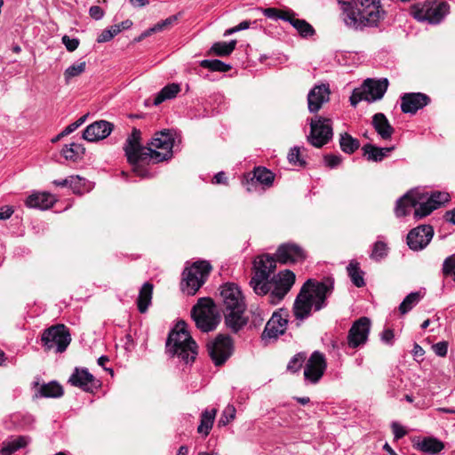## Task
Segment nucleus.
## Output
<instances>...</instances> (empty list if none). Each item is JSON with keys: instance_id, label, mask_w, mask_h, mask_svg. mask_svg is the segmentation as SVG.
<instances>
[{"instance_id": "f257e3e1", "label": "nucleus", "mask_w": 455, "mask_h": 455, "mask_svg": "<svg viewBox=\"0 0 455 455\" xmlns=\"http://www.w3.org/2000/svg\"><path fill=\"white\" fill-rule=\"evenodd\" d=\"M141 132L133 128L126 139L124 150L128 163L132 166L133 172L141 178H149L151 174L146 165L168 160L172 156L174 135L171 130H164L155 133L151 140V147H144L140 143Z\"/></svg>"}, {"instance_id": "f03ea898", "label": "nucleus", "mask_w": 455, "mask_h": 455, "mask_svg": "<svg viewBox=\"0 0 455 455\" xmlns=\"http://www.w3.org/2000/svg\"><path fill=\"white\" fill-rule=\"evenodd\" d=\"M276 260L269 254L257 256L253 260V275L250 281L253 291L259 296L268 294V301L273 305L283 300L295 283V274L288 269L269 279L275 270Z\"/></svg>"}, {"instance_id": "7ed1b4c3", "label": "nucleus", "mask_w": 455, "mask_h": 455, "mask_svg": "<svg viewBox=\"0 0 455 455\" xmlns=\"http://www.w3.org/2000/svg\"><path fill=\"white\" fill-rule=\"evenodd\" d=\"M342 20L354 31L377 28L385 18L379 0H340Z\"/></svg>"}, {"instance_id": "20e7f679", "label": "nucleus", "mask_w": 455, "mask_h": 455, "mask_svg": "<svg viewBox=\"0 0 455 455\" xmlns=\"http://www.w3.org/2000/svg\"><path fill=\"white\" fill-rule=\"evenodd\" d=\"M220 295L226 325L233 332H238L247 323L244 316L246 305L242 291L236 284L228 283L220 287Z\"/></svg>"}, {"instance_id": "39448f33", "label": "nucleus", "mask_w": 455, "mask_h": 455, "mask_svg": "<svg viewBox=\"0 0 455 455\" xmlns=\"http://www.w3.org/2000/svg\"><path fill=\"white\" fill-rule=\"evenodd\" d=\"M197 345L187 330V323L183 321L176 324L166 340V352L172 357L178 358L180 363L186 365L192 363L197 354Z\"/></svg>"}, {"instance_id": "423d86ee", "label": "nucleus", "mask_w": 455, "mask_h": 455, "mask_svg": "<svg viewBox=\"0 0 455 455\" xmlns=\"http://www.w3.org/2000/svg\"><path fill=\"white\" fill-rule=\"evenodd\" d=\"M414 208V217L422 219L436 210V204L427 197V193L412 189L396 200L395 212L396 217L401 218L410 214Z\"/></svg>"}, {"instance_id": "0eeeda50", "label": "nucleus", "mask_w": 455, "mask_h": 455, "mask_svg": "<svg viewBox=\"0 0 455 455\" xmlns=\"http://www.w3.org/2000/svg\"><path fill=\"white\" fill-rule=\"evenodd\" d=\"M449 12V4L444 1L426 0L412 4L410 14L418 21L438 24Z\"/></svg>"}, {"instance_id": "6e6552de", "label": "nucleus", "mask_w": 455, "mask_h": 455, "mask_svg": "<svg viewBox=\"0 0 455 455\" xmlns=\"http://www.w3.org/2000/svg\"><path fill=\"white\" fill-rule=\"evenodd\" d=\"M191 316L196 327L204 332L213 331L220 323V315L211 298L198 299L191 310Z\"/></svg>"}, {"instance_id": "1a4fd4ad", "label": "nucleus", "mask_w": 455, "mask_h": 455, "mask_svg": "<svg viewBox=\"0 0 455 455\" xmlns=\"http://www.w3.org/2000/svg\"><path fill=\"white\" fill-rule=\"evenodd\" d=\"M212 270L211 264L206 260H199L186 267L182 273L180 287L188 295H195L206 282Z\"/></svg>"}, {"instance_id": "9d476101", "label": "nucleus", "mask_w": 455, "mask_h": 455, "mask_svg": "<svg viewBox=\"0 0 455 455\" xmlns=\"http://www.w3.org/2000/svg\"><path fill=\"white\" fill-rule=\"evenodd\" d=\"M333 136L332 121L322 116H315L310 121V132L307 141L315 148H320L326 145Z\"/></svg>"}, {"instance_id": "9b49d317", "label": "nucleus", "mask_w": 455, "mask_h": 455, "mask_svg": "<svg viewBox=\"0 0 455 455\" xmlns=\"http://www.w3.org/2000/svg\"><path fill=\"white\" fill-rule=\"evenodd\" d=\"M45 350L54 349L57 353L64 352L71 341L70 333L63 324L53 325L46 329L41 337Z\"/></svg>"}, {"instance_id": "f8f14e48", "label": "nucleus", "mask_w": 455, "mask_h": 455, "mask_svg": "<svg viewBox=\"0 0 455 455\" xmlns=\"http://www.w3.org/2000/svg\"><path fill=\"white\" fill-rule=\"evenodd\" d=\"M302 287H306V291L313 294L315 310L319 311L326 307V299L334 288V279L331 276L325 277L321 282L308 279Z\"/></svg>"}, {"instance_id": "ddd939ff", "label": "nucleus", "mask_w": 455, "mask_h": 455, "mask_svg": "<svg viewBox=\"0 0 455 455\" xmlns=\"http://www.w3.org/2000/svg\"><path fill=\"white\" fill-rule=\"evenodd\" d=\"M371 330V320L363 316L355 320L350 327L347 342H341L342 347H349L352 349L358 348L366 344L368 341Z\"/></svg>"}, {"instance_id": "4468645a", "label": "nucleus", "mask_w": 455, "mask_h": 455, "mask_svg": "<svg viewBox=\"0 0 455 455\" xmlns=\"http://www.w3.org/2000/svg\"><path fill=\"white\" fill-rule=\"evenodd\" d=\"M207 351L213 363L220 366L233 353L232 339L228 336L218 335L213 340L208 342Z\"/></svg>"}, {"instance_id": "2eb2a0df", "label": "nucleus", "mask_w": 455, "mask_h": 455, "mask_svg": "<svg viewBox=\"0 0 455 455\" xmlns=\"http://www.w3.org/2000/svg\"><path fill=\"white\" fill-rule=\"evenodd\" d=\"M288 317L287 309L280 308L274 312L261 334L262 340L276 339L280 335H283L287 328Z\"/></svg>"}, {"instance_id": "dca6fc26", "label": "nucleus", "mask_w": 455, "mask_h": 455, "mask_svg": "<svg viewBox=\"0 0 455 455\" xmlns=\"http://www.w3.org/2000/svg\"><path fill=\"white\" fill-rule=\"evenodd\" d=\"M68 383L90 394H95L101 387V381L89 372L88 369L79 367L74 369Z\"/></svg>"}, {"instance_id": "f3484780", "label": "nucleus", "mask_w": 455, "mask_h": 455, "mask_svg": "<svg viewBox=\"0 0 455 455\" xmlns=\"http://www.w3.org/2000/svg\"><path fill=\"white\" fill-rule=\"evenodd\" d=\"M326 369V362L324 355L315 351L306 363L304 367V378L307 382L315 384L323 377Z\"/></svg>"}, {"instance_id": "a211bd4d", "label": "nucleus", "mask_w": 455, "mask_h": 455, "mask_svg": "<svg viewBox=\"0 0 455 455\" xmlns=\"http://www.w3.org/2000/svg\"><path fill=\"white\" fill-rule=\"evenodd\" d=\"M434 229L430 225H420L407 235V244L413 251H421L430 243Z\"/></svg>"}, {"instance_id": "6ab92c4d", "label": "nucleus", "mask_w": 455, "mask_h": 455, "mask_svg": "<svg viewBox=\"0 0 455 455\" xmlns=\"http://www.w3.org/2000/svg\"><path fill=\"white\" fill-rule=\"evenodd\" d=\"M275 256L282 264H294L305 260L307 253L299 245L286 243L278 247Z\"/></svg>"}, {"instance_id": "aec40b11", "label": "nucleus", "mask_w": 455, "mask_h": 455, "mask_svg": "<svg viewBox=\"0 0 455 455\" xmlns=\"http://www.w3.org/2000/svg\"><path fill=\"white\" fill-rule=\"evenodd\" d=\"M328 84H315L307 93V108L310 113H317L323 105L330 100Z\"/></svg>"}, {"instance_id": "412c9836", "label": "nucleus", "mask_w": 455, "mask_h": 455, "mask_svg": "<svg viewBox=\"0 0 455 455\" xmlns=\"http://www.w3.org/2000/svg\"><path fill=\"white\" fill-rule=\"evenodd\" d=\"M430 102V98L421 92H408L401 96V110L405 114H415Z\"/></svg>"}, {"instance_id": "4be33fe9", "label": "nucleus", "mask_w": 455, "mask_h": 455, "mask_svg": "<svg viewBox=\"0 0 455 455\" xmlns=\"http://www.w3.org/2000/svg\"><path fill=\"white\" fill-rule=\"evenodd\" d=\"M315 307V301L313 294L306 291V287H301L293 304V314L298 320H304L307 318L311 310Z\"/></svg>"}, {"instance_id": "5701e85b", "label": "nucleus", "mask_w": 455, "mask_h": 455, "mask_svg": "<svg viewBox=\"0 0 455 455\" xmlns=\"http://www.w3.org/2000/svg\"><path fill=\"white\" fill-rule=\"evenodd\" d=\"M113 130V124L108 121H96L88 125L83 132V138L90 142L107 138Z\"/></svg>"}, {"instance_id": "b1692460", "label": "nucleus", "mask_w": 455, "mask_h": 455, "mask_svg": "<svg viewBox=\"0 0 455 455\" xmlns=\"http://www.w3.org/2000/svg\"><path fill=\"white\" fill-rule=\"evenodd\" d=\"M363 85L368 97V102H373L383 98L388 87V80L387 78L379 80L367 78Z\"/></svg>"}, {"instance_id": "393cba45", "label": "nucleus", "mask_w": 455, "mask_h": 455, "mask_svg": "<svg viewBox=\"0 0 455 455\" xmlns=\"http://www.w3.org/2000/svg\"><path fill=\"white\" fill-rule=\"evenodd\" d=\"M39 380L40 379L36 378L32 382V387L37 388L35 393L36 397L59 398L63 395V387L59 382L52 380L48 383L40 384Z\"/></svg>"}, {"instance_id": "a878e982", "label": "nucleus", "mask_w": 455, "mask_h": 455, "mask_svg": "<svg viewBox=\"0 0 455 455\" xmlns=\"http://www.w3.org/2000/svg\"><path fill=\"white\" fill-rule=\"evenodd\" d=\"M57 199L47 192H34L28 196L25 204L28 208L48 210L53 206Z\"/></svg>"}, {"instance_id": "bb28decb", "label": "nucleus", "mask_w": 455, "mask_h": 455, "mask_svg": "<svg viewBox=\"0 0 455 455\" xmlns=\"http://www.w3.org/2000/svg\"><path fill=\"white\" fill-rule=\"evenodd\" d=\"M371 124L382 140H387L392 138L395 129L383 113H376L373 115Z\"/></svg>"}, {"instance_id": "cd10ccee", "label": "nucleus", "mask_w": 455, "mask_h": 455, "mask_svg": "<svg viewBox=\"0 0 455 455\" xmlns=\"http://www.w3.org/2000/svg\"><path fill=\"white\" fill-rule=\"evenodd\" d=\"M414 448L425 454L435 455L443 450L444 444L435 437H424L413 444Z\"/></svg>"}, {"instance_id": "c85d7f7f", "label": "nucleus", "mask_w": 455, "mask_h": 455, "mask_svg": "<svg viewBox=\"0 0 455 455\" xmlns=\"http://www.w3.org/2000/svg\"><path fill=\"white\" fill-rule=\"evenodd\" d=\"M394 149L395 146L379 148L371 143L365 144L362 148L363 156L368 161L371 162H381L384 158L388 156L389 153H391Z\"/></svg>"}, {"instance_id": "c756f323", "label": "nucleus", "mask_w": 455, "mask_h": 455, "mask_svg": "<svg viewBox=\"0 0 455 455\" xmlns=\"http://www.w3.org/2000/svg\"><path fill=\"white\" fill-rule=\"evenodd\" d=\"M275 180V174L266 167H255L253 170V175L251 179V182L247 181V190L250 192L251 188L250 185H253L255 182L259 183L267 188H270L273 185Z\"/></svg>"}, {"instance_id": "7c9ffc66", "label": "nucleus", "mask_w": 455, "mask_h": 455, "mask_svg": "<svg viewBox=\"0 0 455 455\" xmlns=\"http://www.w3.org/2000/svg\"><path fill=\"white\" fill-rule=\"evenodd\" d=\"M297 13L291 10L289 14V20H286L299 34L303 38L313 36L315 34V30L311 24L305 20L296 18Z\"/></svg>"}, {"instance_id": "2f4dec72", "label": "nucleus", "mask_w": 455, "mask_h": 455, "mask_svg": "<svg viewBox=\"0 0 455 455\" xmlns=\"http://www.w3.org/2000/svg\"><path fill=\"white\" fill-rule=\"evenodd\" d=\"M217 410L206 409L201 414L200 424L197 427L198 434L207 436L212 428Z\"/></svg>"}, {"instance_id": "473e14b6", "label": "nucleus", "mask_w": 455, "mask_h": 455, "mask_svg": "<svg viewBox=\"0 0 455 455\" xmlns=\"http://www.w3.org/2000/svg\"><path fill=\"white\" fill-rule=\"evenodd\" d=\"M153 293V284L147 282L140 290V293L137 299L138 309L140 313H145L149 305L151 304Z\"/></svg>"}, {"instance_id": "72a5a7b5", "label": "nucleus", "mask_w": 455, "mask_h": 455, "mask_svg": "<svg viewBox=\"0 0 455 455\" xmlns=\"http://www.w3.org/2000/svg\"><path fill=\"white\" fill-rule=\"evenodd\" d=\"M347 272L355 286L361 288L365 285L364 272L361 270L357 261L351 260L347 267Z\"/></svg>"}, {"instance_id": "f704fd0d", "label": "nucleus", "mask_w": 455, "mask_h": 455, "mask_svg": "<svg viewBox=\"0 0 455 455\" xmlns=\"http://www.w3.org/2000/svg\"><path fill=\"white\" fill-rule=\"evenodd\" d=\"M180 91L178 84H169L165 85L155 97L153 105L158 106L167 100H172L177 96Z\"/></svg>"}, {"instance_id": "c9c22d12", "label": "nucleus", "mask_w": 455, "mask_h": 455, "mask_svg": "<svg viewBox=\"0 0 455 455\" xmlns=\"http://www.w3.org/2000/svg\"><path fill=\"white\" fill-rule=\"evenodd\" d=\"M84 152L85 148L83 145L73 142L63 147L61 155L66 160L76 162L82 158Z\"/></svg>"}, {"instance_id": "e433bc0d", "label": "nucleus", "mask_w": 455, "mask_h": 455, "mask_svg": "<svg viewBox=\"0 0 455 455\" xmlns=\"http://www.w3.org/2000/svg\"><path fill=\"white\" fill-rule=\"evenodd\" d=\"M28 441L26 436H19L12 441H4L0 451L1 455H12L16 451L24 448Z\"/></svg>"}, {"instance_id": "4c0bfd02", "label": "nucleus", "mask_w": 455, "mask_h": 455, "mask_svg": "<svg viewBox=\"0 0 455 455\" xmlns=\"http://www.w3.org/2000/svg\"><path fill=\"white\" fill-rule=\"evenodd\" d=\"M339 147L344 153L351 155L359 148L360 142L347 132H344L339 136Z\"/></svg>"}, {"instance_id": "58836bf2", "label": "nucleus", "mask_w": 455, "mask_h": 455, "mask_svg": "<svg viewBox=\"0 0 455 455\" xmlns=\"http://www.w3.org/2000/svg\"><path fill=\"white\" fill-rule=\"evenodd\" d=\"M235 45L236 40H231L228 43L218 42L212 46L211 51L217 56H228L233 52V51L235 48Z\"/></svg>"}, {"instance_id": "ea45409f", "label": "nucleus", "mask_w": 455, "mask_h": 455, "mask_svg": "<svg viewBox=\"0 0 455 455\" xmlns=\"http://www.w3.org/2000/svg\"><path fill=\"white\" fill-rule=\"evenodd\" d=\"M420 292L415 291L408 294L399 306V311L402 315H404L411 311L420 300Z\"/></svg>"}, {"instance_id": "a19ab883", "label": "nucleus", "mask_w": 455, "mask_h": 455, "mask_svg": "<svg viewBox=\"0 0 455 455\" xmlns=\"http://www.w3.org/2000/svg\"><path fill=\"white\" fill-rule=\"evenodd\" d=\"M200 66L211 71L228 72L231 69V66L220 60H204L200 62Z\"/></svg>"}, {"instance_id": "79ce46f5", "label": "nucleus", "mask_w": 455, "mask_h": 455, "mask_svg": "<svg viewBox=\"0 0 455 455\" xmlns=\"http://www.w3.org/2000/svg\"><path fill=\"white\" fill-rule=\"evenodd\" d=\"M259 11L268 19L273 20H282L286 21L289 20V14L291 12V9L287 10H280L277 8L270 7V8H260Z\"/></svg>"}, {"instance_id": "37998d69", "label": "nucleus", "mask_w": 455, "mask_h": 455, "mask_svg": "<svg viewBox=\"0 0 455 455\" xmlns=\"http://www.w3.org/2000/svg\"><path fill=\"white\" fill-rule=\"evenodd\" d=\"M86 68V62L85 61H78L76 63H74L73 65L69 66L66 70L64 71V79L66 84H68L69 81L80 76L85 71Z\"/></svg>"}, {"instance_id": "c03bdc74", "label": "nucleus", "mask_w": 455, "mask_h": 455, "mask_svg": "<svg viewBox=\"0 0 455 455\" xmlns=\"http://www.w3.org/2000/svg\"><path fill=\"white\" fill-rule=\"evenodd\" d=\"M388 247L383 241H377L372 247L371 259L375 261H380L387 256Z\"/></svg>"}, {"instance_id": "a18cd8bd", "label": "nucleus", "mask_w": 455, "mask_h": 455, "mask_svg": "<svg viewBox=\"0 0 455 455\" xmlns=\"http://www.w3.org/2000/svg\"><path fill=\"white\" fill-rule=\"evenodd\" d=\"M442 273L445 277H451L455 282V254L448 256L443 262Z\"/></svg>"}, {"instance_id": "49530a36", "label": "nucleus", "mask_w": 455, "mask_h": 455, "mask_svg": "<svg viewBox=\"0 0 455 455\" xmlns=\"http://www.w3.org/2000/svg\"><path fill=\"white\" fill-rule=\"evenodd\" d=\"M307 358L306 353L299 352L293 355L287 364V370L291 372H297L302 367Z\"/></svg>"}, {"instance_id": "de8ad7c7", "label": "nucleus", "mask_w": 455, "mask_h": 455, "mask_svg": "<svg viewBox=\"0 0 455 455\" xmlns=\"http://www.w3.org/2000/svg\"><path fill=\"white\" fill-rule=\"evenodd\" d=\"M235 412L236 410L233 405H228L222 411L219 420V426H227L230 423L235 419Z\"/></svg>"}, {"instance_id": "09e8293b", "label": "nucleus", "mask_w": 455, "mask_h": 455, "mask_svg": "<svg viewBox=\"0 0 455 455\" xmlns=\"http://www.w3.org/2000/svg\"><path fill=\"white\" fill-rule=\"evenodd\" d=\"M427 197L432 201L433 204H436V209L450 200L448 193L440 191L433 192L431 195L427 193Z\"/></svg>"}, {"instance_id": "8fccbe9b", "label": "nucleus", "mask_w": 455, "mask_h": 455, "mask_svg": "<svg viewBox=\"0 0 455 455\" xmlns=\"http://www.w3.org/2000/svg\"><path fill=\"white\" fill-rule=\"evenodd\" d=\"M362 100L368 101V97L366 96L363 84L360 88H355L349 98L350 104L353 107H356Z\"/></svg>"}, {"instance_id": "3c124183", "label": "nucleus", "mask_w": 455, "mask_h": 455, "mask_svg": "<svg viewBox=\"0 0 455 455\" xmlns=\"http://www.w3.org/2000/svg\"><path fill=\"white\" fill-rule=\"evenodd\" d=\"M85 180L80 176H70L69 188L75 194H82L84 190Z\"/></svg>"}, {"instance_id": "603ef678", "label": "nucleus", "mask_w": 455, "mask_h": 455, "mask_svg": "<svg viewBox=\"0 0 455 455\" xmlns=\"http://www.w3.org/2000/svg\"><path fill=\"white\" fill-rule=\"evenodd\" d=\"M288 160L291 164H298L299 166H305L306 162L299 156V148L294 147L291 149L288 154Z\"/></svg>"}, {"instance_id": "864d4df0", "label": "nucleus", "mask_w": 455, "mask_h": 455, "mask_svg": "<svg viewBox=\"0 0 455 455\" xmlns=\"http://www.w3.org/2000/svg\"><path fill=\"white\" fill-rule=\"evenodd\" d=\"M432 349L436 355L440 357H445L448 353V342L440 341L435 343L432 346Z\"/></svg>"}, {"instance_id": "5fc2aeb1", "label": "nucleus", "mask_w": 455, "mask_h": 455, "mask_svg": "<svg viewBox=\"0 0 455 455\" xmlns=\"http://www.w3.org/2000/svg\"><path fill=\"white\" fill-rule=\"evenodd\" d=\"M380 339L383 343H385L388 346H392L394 344V340H395L394 331L392 329H385L380 333Z\"/></svg>"}, {"instance_id": "6e6d98bb", "label": "nucleus", "mask_w": 455, "mask_h": 455, "mask_svg": "<svg viewBox=\"0 0 455 455\" xmlns=\"http://www.w3.org/2000/svg\"><path fill=\"white\" fill-rule=\"evenodd\" d=\"M62 43L68 52H74L79 45L77 38H70L68 36L62 37Z\"/></svg>"}, {"instance_id": "4d7b16f0", "label": "nucleus", "mask_w": 455, "mask_h": 455, "mask_svg": "<svg viewBox=\"0 0 455 455\" xmlns=\"http://www.w3.org/2000/svg\"><path fill=\"white\" fill-rule=\"evenodd\" d=\"M341 156L336 155L324 156V163L330 168H335L341 163Z\"/></svg>"}, {"instance_id": "13d9d810", "label": "nucleus", "mask_w": 455, "mask_h": 455, "mask_svg": "<svg viewBox=\"0 0 455 455\" xmlns=\"http://www.w3.org/2000/svg\"><path fill=\"white\" fill-rule=\"evenodd\" d=\"M132 24H133L132 21L131 20L127 19L119 24H115V25L111 26V28L113 29V32L116 36L121 31L131 28Z\"/></svg>"}, {"instance_id": "bf43d9fd", "label": "nucleus", "mask_w": 455, "mask_h": 455, "mask_svg": "<svg viewBox=\"0 0 455 455\" xmlns=\"http://www.w3.org/2000/svg\"><path fill=\"white\" fill-rule=\"evenodd\" d=\"M114 36H116V34L113 32V29L111 27L109 28L104 29L97 38L98 43H107L109 42Z\"/></svg>"}, {"instance_id": "052dcab7", "label": "nucleus", "mask_w": 455, "mask_h": 455, "mask_svg": "<svg viewBox=\"0 0 455 455\" xmlns=\"http://www.w3.org/2000/svg\"><path fill=\"white\" fill-rule=\"evenodd\" d=\"M391 427H392V431H393L395 439H396V440L403 437L407 433L406 430L404 429V427H402L397 422H393L391 425Z\"/></svg>"}, {"instance_id": "680f3d73", "label": "nucleus", "mask_w": 455, "mask_h": 455, "mask_svg": "<svg viewBox=\"0 0 455 455\" xmlns=\"http://www.w3.org/2000/svg\"><path fill=\"white\" fill-rule=\"evenodd\" d=\"M89 14L92 19L99 20L103 18L104 11L102 10V8L100 6L93 5V6L90 7Z\"/></svg>"}, {"instance_id": "e2e57ef3", "label": "nucleus", "mask_w": 455, "mask_h": 455, "mask_svg": "<svg viewBox=\"0 0 455 455\" xmlns=\"http://www.w3.org/2000/svg\"><path fill=\"white\" fill-rule=\"evenodd\" d=\"M411 353L416 361L423 360V355L425 354V351L418 343L414 344Z\"/></svg>"}, {"instance_id": "0e129e2a", "label": "nucleus", "mask_w": 455, "mask_h": 455, "mask_svg": "<svg viewBox=\"0 0 455 455\" xmlns=\"http://www.w3.org/2000/svg\"><path fill=\"white\" fill-rule=\"evenodd\" d=\"M13 209L12 207L11 206H3L0 208V220H7L9 219L12 213H13Z\"/></svg>"}, {"instance_id": "69168bd1", "label": "nucleus", "mask_w": 455, "mask_h": 455, "mask_svg": "<svg viewBox=\"0 0 455 455\" xmlns=\"http://www.w3.org/2000/svg\"><path fill=\"white\" fill-rule=\"evenodd\" d=\"M228 179L224 172H220L212 179L213 184H227Z\"/></svg>"}, {"instance_id": "338daca9", "label": "nucleus", "mask_w": 455, "mask_h": 455, "mask_svg": "<svg viewBox=\"0 0 455 455\" xmlns=\"http://www.w3.org/2000/svg\"><path fill=\"white\" fill-rule=\"evenodd\" d=\"M152 34H154V29L149 28L144 32H142L138 37L134 38V42H141L143 39H145L148 36H150Z\"/></svg>"}, {"instance_id": "774afa93", "label": "nucleus", "mask_w": 455, "mask_h": 455, "mask_svg": "<svg viewBox=\"0 0 455 455\" xmlns=\"http://www.w3.org/2000/svg\"><path fill=\"white\" fill-rule=\"evenodd\" d=\"M77 129V124H75V123H72L70 124H68L61 132H60V135L61 136H67L70 133H72L73 132H75L76 130Z\"/></svg>"}]
</instances>
